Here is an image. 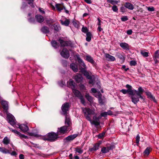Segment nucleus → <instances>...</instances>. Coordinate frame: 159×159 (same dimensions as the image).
Here are the masks:
<instances>
[{"mask_svg":"<svg viewBox=\"0 0 159 159\" xmlns=\"http://www.w3.org/2000/svg\"><path fill=\"white\" fill-rule=\"evenodd\" d=\"M107 2L111 4L112 5H115V4H116L118 2L116 0H107Z\"/></svg>","mask_w":159,"mask_h":159,"instance_id":"38","label":"nucleus"},{"mask_svg":"<svg viewBox=\"0 0 159 159\" xmlns=\"http://www.w3.org/2000/svg\"><path fill=\"white\" fill-rule=\"evenodd\" d=\"M19 157L20 159H24V156L22 154H20Z\"/></svg>","mask_w":159,"mask_h":159,"instance_id":"64","label":"nucleus"},{"mask_svg":"<svg viewBox=\"0 0 159 159\" xmlns=\"http://www.w3.org/2000/svg\"><path fill=\"white\" fill-rule=\"evenodd\" d=\"M128 89L126 90L125 89H122L120 91V92L124 94H126L127 93H128Z\"/></svg>","mask_w":159,"mask_h":159,"instance_id":"53","label":"nucleus"},{"mask_svg":"<svg viewBox=\"0 0 159 159\" xmlns=\"http://www.w3.org/2000/svg\"><path fill=\"white\" fill-rule=\"evenodd\" d=\"M151 150L152 149L150 147L147 148L144 152V155L148 156Z\"/></svg>","mask_w":159,"mask_h":159,"instance_id":"34","label":"nucleus"},{"mask_svg":"<svg viewBox=\"0 0 159 159\" xmlns=\"http://www.w3.org/2000/svg\"><path fill=\"white\" fill-rule=\"evenodd\" d=\"M85 97L90 102H92L93 98L91 96H90L89 93H86L85 95Z\"/></svg>","mask_w":159,"mask_h":159,"instance_id":"35","label":"nucleus"},{"mask_svg":"<svg viewBox=\"0 0 159 159\" xmlns=\"http://www.w3.org/2000/svg\"><path fill=\"white\" fill-rule=\"evenodd\" d=\"M52 46L55 48H57L59 46L58 43L55 40L52 41Z\"/></svg>","mask_w":159,"mask_h":159,"instance_id":"39","label":"nucleus"},{"mask_svg":"<svg viewBox=\"0 0 159 159\" xmlns=\"http://www.w3.org/2000/svg\"><path fill=\"white\" fill-rule=\"evenodd\" d=\"M83 112L86 119L89 121L92 124L96 126L99 125L100 124V120L102 117H105L107 115V112L102 113L98 117L97 114L95 113V109H91L88 108H82Z\"/></svg>","mask_w":159,"mask_h":159,"instance_id":"1","label":"nucleus"},{"mask_svg":"<svg viewBox=\"0 0 159 159\" xmlns=\"http://www.w3.org/2000/svg\"><path fill=\"white\" fill-rule=\"evenodd\" d=\"M73 24L74 26L77 29H78L80 27L79 22L78 21H73Z\"/></svg>","mask_w":159,"mask_h":159,"instance_id":"43","label":"nucleus"},{"mask_svg":"<svg viewBox=\"0 0 159 159\" xmlns=\"http://www.w3.org/2000/svg\"><path fill=\"white\" fill-rule=\"evenodd\" d=\"M136 62L135 61H130V64L131 66H134L136 64Z\"/></svg>","mask_w":159,"mask_h":159,"instance_id":"57","label":"nucleus"},{"mask_svg":"<svg viewBox=\"0 0 159 159\" xmlns=\"http://www.w3.org/2000/svg\"><path fill=\"white\" fill-rule=\"evenodd\" d=\"M131 98L132 102L135 104H136L139 101V98L138 96H134V95L131 96Z\"/></svg>","mask_w":159,"mask_h":159,"instance_id":"23","label":"nucleus"},{"mask_svg":"<svg viewBox=\"0 0 159 159\" xmlns=\"http://www.w3.org/2000/svg\"><path fill=\"white\" fill-rule=\"evenodd\" d=\"M76 56L78 60V61L80 64L79 69H80V68L81 67V68H84L85 69L86 68V65L84 62L83 60L81 59L78 54H76Z\"/></svg>","mask_w":159,"mask_h":159,"instance_id":"6","label":"nucleus"},{"mask_svg":"<svg viewBox=\"0 0 159 159\" xmlns=\"http://www.w3.org/2000/svg\"><path fill=\"white\" fill-rule=\"evenodd\" d=\"M124 7L129 10H132L134 8L133 5L129 2H125L124 4Z\"/></svg>","mask_w":159,"mask_h":159,"instance_id":"19","label":"nucleus"},{"mask_svg":"<svg viewBox=\"0 0 159 159\" xmlns=\"http://www.w3.org/2000/svg\"><path fill=\"white\" fill-rule=\"evenodd\" d=\"M140 137L139 135H138L136 137V142L138 145L139 144V141Z\"/></svg>","mask_w":159,"mask_h":159,"instance_id":"55","label":"nucleus"},{"mask_svg":"<svg viewBox=\"0 0 159 159\" xmlns=\"http://www.w3.org/2000/svg\"><path fill=\"white\" fill-rule=\"evenodd\" d=\"M53 22L54 21L53 20L51 19H50L49 20H46L47 24L49 26L53 23Z\"/></svg>","mask_w":159,"mask_h":159,"instance_id":"42","label":"nucleus"},{"mask_svg":"<svg viewBox=\"0 0 159 159\" xmlns=\"http://www.w3.org/2000/svg\"><path fill=\"white\" fill-rule=\"evenodd\" d=\"M111 146L107 147H103L101 150V152L103 153H106L108 152L109 150L111 149Z\"/></svg>","mask_w":159,"mask_h":159,"instance_id":"18","label":"nucleus"},{"mask_svg":"<svg viewBox=\"0 0 159 159\" xmlns=\"http://www.w3.org/2000/svg\"><path fill=\"white\" fill-rule=\"evenodd\" d=\"M28 21L31 23L35 24V21L34 17H31L28 19Z\"/></svg>","mask_w":159,"mask_h":159,"instance_id":"46","label":"nucleus"},{"mask_svg":"<svg viewBox=\"0 0 159 159\" xmlns=\"http://www.w3.org/2000/svg\"><path fill=\"white\" fill-rule=\"evenodd\" d=\"M19 128L24 132H26L29 130L28 127L27 125L25 124H21L19 125Z\"/></svg>","mask_w":159,"mask_h":159,"instance_id":"12","label":"nucleus"},{"mask_svg":"<svg viewBox=\"0 0 159 159\" xmlns=\"http://www.w3.org/2000/svg\"><path fill=\"white\" fill-rule=\"evenodd\" d=\"M101 94L100 92L98 93V98L99 102L100 103H101L102 102V100L101 98Z\"/></svg>","mask_w":159,"mask_h":159,"instance_id":"47","label":"nucleus"},{"mask_svg":"<svg viewBox=\"0 0 159 159\" xmlns=\"http://www.w3.org/2000/svg\"><path fill=\"white\" fill-rule=\"evenodd\" d=\"M87 37L86 38V40L88 42H90L91 39L92 34L90 32H88L86 34Z\"/></svg>","mask_w":159,"mask_h":159,"instance_id":"36","label":"nucleus"},{"mask_svg":"<svg viewBox=\"0 0 159 159\" xmlns=\"http://www.w3.org/2000/svg\"><path fill=\"white\" fill-rule=\"evenodd\" d=\"M77 136V135L76 134L70 135L66 137V139L68 141L72 140L76 138Z\"/></svg>","mask_w":159,"mask_h":159,"instance_id":"27","label":"nucleus"},{"mask_svg":"<svg viewBox=\"0 0 159 159\" xmlns=\"http://www.w3.org/2000/svg\"><path fill=\"white\" fill-rule=\"evenodd\" d=\"M145 93L147 96L148 98L152 99L155 102H156L155 97L153 96L150 92H145Z\"/></svg>","mask_w":159,"mask_h":159,"instance_id":"26","label":"nucleus"},{"mask_svg":"<svg viewBox=\"0 0 159 159\" xmlns=\"http://www.w3.org/2000/svg\"><path fill=\"white\" fill-rule=\"evenodd\" d=\"M9 122L12 125H13L15 124V120L13 116H11L10 117H8Z\"/></svg>","mask_w":159,"mask_h":159,"instance_id":"33","label":"nucleus"},{"mask_svg":"<svg viewBox=\"0 0 159 159\" xmlns=\"http://www.w3.org/2000/svg\"><path fill=\"white\" fill-rule=\"evenodd\" d=\"M68 85L71 88L72 90L75 88V83L71 79H70L68 82Z\"/></svg>","mask_w":159,"mask_h":159,"instance_id":"20","label":"nucleus"},{"mask_svg":"<svg viewBox=\"0 0 159 159\" xmlns=\"http://www.w3.org/2000/svg\"><path fill=\"white\" fill-rule=\"evenodd\" d=\"M60 22L62 25L67 26L69 25L70 21L69 19L65 18V20L63 21V20H60Z\"/></svg>","mask_w":159,"mask_h":159,"instance_id":"15","label":"nucleus"},{"mask_svg":"<svg viewBox=\"0 0 159 159\" xmlns=\"http://www.w3.org/2000/svg\"><path fill=\"white\" fill-rule=\"evenodd\" d=\"M59 41L61 46L62 47L67 46L69 45V42L68 41H65L61 39H59Z\"/></svg>","mask_w":159,"mask_h":159,"instance_id":"22","label":"nucleus"},{"mask_svg":"<svg viewBox=\"0 0 159 159\" xmlns=\"http://www.w3.org/2000/svg\"><path fill=\"white\" fill-rule=\"evenodd\" d=\"M120 10L121 12H124L126 11V9L125 7H120Z\"/></svg>","mask_w":159,"mask_h":159,"instance_id":"59","label":"nucleus"},{"mask_svg":"<svg viewBox=\"0 0 159 159\" xmlns=\"http://www.w3.org/2000/svg\"><path fill=\"white\" fill-rule=\"evenodd\" d=\"M1 104L3 109L7 111L8 109V102L5 100H1Z\"/></svg>","mask_w":159,"mask_h":159,"instance_id":"11","label":"nucleus"},{"mask_svg":"<svg viewBox=\"0 0 159 159\" xmlns=\"http://www.w3.org/2000/svg\"><path fill=\"white\" fill-rule=\"evenodd\" d=\"M53 26L54 30L57 31H58L60 29V27L59 25L55 24L53 25Z\"/></svg>","mask_w":159,"mask_h":159,"instance_id":"40","label":"nucleus"},{"mask_svg":"<svg viewBox=\"0 0 159 159\" xmlns=\"http://www.w3.org/2000/svg\"><path fill=\"white\" fill-rule=\"evenodd\" d=\"M106 57L108 59L109 61H113L116 60V59L113 56L110 55L108 54H106Z\"/></svg>","mask_w":159,"mask_h":159,"instance_id":"32","label":"nucleus"},{"mask_svg":"<svg viewBox=\"0 0 159 159\" xmlns=\"http://www.w3.org/2000/svg\"><path fill=\"white\" fill-rule=\"evenodd\" d=\"M80 70L81 72H82L87 79H90L92 78L91 75H90L89 73L85 70L84 68H81V67L80 68Z\"/></svg>","mask_w":159,"mask_h":159,"instance_id":"10","label":"nucleus"},{"mask_svg":"<svg viewBox=\"0 0 159 159\" xmlns=\"http://www.w3.org/2000/svg\"><path fill=\"white\" fill-rule=\"evenodd\" d=\"M116 55L120 59L122 60H124L125 59L124 57L121 54L118 53Z\"/></svg>","mask_w":159,"mask_h":159,"instance_id":"45","label":"nucleus"},{"mask_svg":"<svg viewBox=\"0 0 159 159\" xmlns=\"http://www.w3.org/2000/svg\"><path fill=\"white\" fill-rule=\"evenodd\" d=\"M112 10L114 12H117L118 11V8L116 6L113 5L112 7Z\"/></svg>","mask_w":159,"mask_h":159,"instance_id":"49","label":"nucleus"},{"mask_svg":"<svg viewBox=\"0 0 159 159\" xmlns=\"http://www.w3.org/2000/svg\"><path fill=\"white\" fill-rule=\"evenodd\" d=\"M125 87L126 88L128 89V93H129V95L132 96H134V95L135 92L134 91V90H133L132 89V87L128 84H126Z\"/></svg>","mask_w":159,"mask_h":159,"instance_id":"8","label":"nucleus"},{"mask_svg":"<svg viewBox=\"0 0 159 159\" xmlns=\"http://www.w3.org/2000/svg\"><path fill=\"white\" fill-rule=\"evenodd\" d=\"M148 11H153L155 10V9L153 7H146Z\"/></svg>","mask_w":159,"mask_h":159,"instance_id":"52","label":"nucleus"},{"mask_svg":"<svg viewBox=\"0 0 159 159\" xmlns=\"http://www.w3.org/2000/svg\"><path fill=\"white\" fill-rule=\"evenodd\" d=\"M121 20L123 21H125L128 20V18L127 16H125L121 18Z\"/></svg>","mask_w":159,"mask_h":159,"instance_id":"56","label":"nucleus"},{"mask_svg":"<svg viewBox=\"0 0 159 159\" xmlns=\"http://www.w3.org/2000/svg\"><path fill=\"white\" fill-rule=\"evenodd\" d=\"M84 1L88 4H91L92 1L91 0H84Z\"/></svg>","mask_w":159,"mask_h":159,"instance_id":"61","label":"nucleus"},{"mask_svg":"<svg viewBox=\"0 0 159 159\" xmlns=\"http://www.w3.org/2000/svg\"><path fill=\"white\" fill-rule=\"evenodd\" d=\"M10 140L9 138L7 136H6L4 137L2 141V142L3 143V144L7 145L9 144L10 143Z\"/></svg>","mask_w":159,"mask_h":159,"instance_id":"30","label":"nucleus"},{"mask_svg":"<svg viewBox=\"0 0 159 159\" xmlns=\"http://www.w3.org/2000/svg\"><path fill=\"white\" fill-rule=\"evenodd\" d=\"M79 98L80 100L81 103L82 104H84L85 102L83 96L82 95Z\"/></svg>","mask_w":159,"mask_h":159,"instance_id":"50","label":"nucleus"},{"mask_svg":"<svg viewBox=\"0 0 159 159\" xmlns=\"http://www.w3.org/2000/svg\"><path fill=\"white\" fill-rule=\"evenodd\" d=\"M55 7L57 10L59 11H61L63 9H66L65 7L60 4H56Z\"/></svg>","mask_w":159,"mask_h":159,"instance_id":"21","label":"nucleus"},{"mask_svg":"<svg viewBox=\"0 0 159 159\" xmlns=\"http://www.w3.org/2000/svg\"><path fill=\"white\" fill-rule=\"evenodd\" d=\"M75 151H76V152L79 153L80 154H81L83 152V149L80 147H77L75 148Z\"/></svg>","mask_w":159,"mask_h":159,"instance_id":"37","label":"nucleus"},{"mask_svg":"<svg viewBox=\"0 0 159 159\" xmlns=\"http://www.w3.org/2000/svg\"><path fill=\"white\" fill-rule=\"evenodd\" d=\"M12 131L14 133L17 134V135H19L21 139H26L27 138V136H25L24 134H21L20 132L16 130H12Z\"/></svg>","mask_w":159,"mask_h":159,"instance_id":"16","label":"nucleus"},{"mask_svg":"<svg viewBox=\"0 0 159 159\" xmlns=\"http://www.w3.org/2000/svg\"><path fill=\"white\" fill-rule=\"evenodd\" d=\"M120 45L124 50H128L129 49V44L125 43H120Z\"/></svg>","mask_w":159,"mask_h":159,"instance_id":"13","label":"nucleus"},{"mask_svg":"<svg viewBox=\"0 0 159 159\" xmlns=\"http://www.w3.org/2000/svg\"><path fill=\"white\" fill-rule=\"evenodd\" d=\"M35 18L37 21L39 23H41L44 21L43 17L40 15H37L35 16Z\"/></svg>","mask_w":159,"mask_h":159,"instance_id":"14","label":"nucleus"},{"mask_svg":"<svg viewBox=\"0 0 159 159\" xmlns=\"http://www.w3.org/2000/svg\"><path fill=\"white\" fill-rule=\"evenodd\" d=\"M89 83L90 84H93L94 83V80L93 79V77L92 76V78L90 79H89Z\"/></svg>","mask_w":159,"mask_h":159,"instance_id":"58","label":"nucleus"},{"mask_svg":"<svg viewBox=\"0 0 159 159\" xmlns=\"http://www.w3.org/2000/svg\"><path fill=\"white\" fill-rule=\"evenodd\" d=\"M132 31L131 30H128L127 31V33L128 35H130L132 34Z\"/></svg>","mask_w":159,"mask_h":159,"instance_id":"60","label":"nucleus"},{"mask_svg":"<svg viewBox=\"0 0 159 159\" xmlns=\"http://www.w3.org/2000/svg\"><path fill=\"white\" fill-rule=\"evenodd\" d=\"M73 92L74 93V94L75 96L78 98H79L82 96L80 92L77 90L73 89Z\"/></svg>","mask_w":159,"mask_h":159,"instance_id":"31","label":"nucleus"},{"mask_svg":"<svg viewBox=\"0 0 159 159\" xmlns=\"http://www.w3.org/2000/svg\"><path fill=\"white\" fill-rule=\"evenodd\" d=\"M144 90L141 87H140L139 88L138 91L134 90L135 93H136L137 95L142 94L144 92Z\"/></svg>","mask_w":159,"mask_h":159,"instance_id":"29","label":"nucleus"},{"mask_svg":"<svg viewBox=\"0 0 159 159\" xmlns=\"http://www.w3.org/2000/svg\"><path fill=\"white\" fill-rule=\"evenodd\" d=\"M70 68L75 72L78 71V69L77 65L74 63H71L70 65Z\"/></svg>","mask_w":159,"mask_h":159,"instance_id":"24","label":"nucleus"},{"mask_svg":"<svg viewBox=\"0 0 159 159\" xmlns=\"http://www.w3.org/2000/svg\"><path fill=\"white\" fill-rule=\"evenodd\" d=\"M159 58V50H157L155 52L154 57V60H155L156 58Z\"/></svg>","mask_w":159,"mask_h":159,"instance_id":"41","label":"nucleus"},{"mask_svg":"<svg viewBox=\"0 0 159 159\" xmlns=\"http://www.w3.org/2000/svg\"><path fill=\"white\" fill-rule=\"evenodd\" d=\"M101 144L100 143L98 142L95 144L93 147L90 149L91 151H95L98 150L99 148V146Z\"/></svg>","mask_w":159,"mask_h":159,"instance_id":"25","label":"nucleus"},{"mask_svg":"<svg viewBox=\"0 0 159 159\" xmlns=\"http://www.w3.org/2000/svg\"><path fill=\"white\" fill-rule=\"evenodd\" d=\"M105 134V133L104 132H103L102 133L98 135V138L99 139H101L104 136Z\"/></svg>","mask_w":159,"mask_h":159,"instance_id":"54","label":"nucleus"},{"mask_svg":"<svg viewBox=\"0 0 159 159\" xmlns=\"http://www.w3.org/2000/svg\"><path fill=\"white\" fill-rule=\"evenodd\" d=\"M0 152L4 153H7L9 152V151L8 150L6 149L5 148H2Z\"/></svg>","mask_w":159,"mask_h":159,"instance_id":"51","label":"nucleus"},{"mask_svg":"<svg viewBox=\"0 0 159 159\" xmlns=\"http://www.w3.org/2000/svg\"><path fill=\"white\" fill-rule=\"evenodd\" d=\"M58 136L57 133L51 132L48 133L46 136L44 137L43 139L45 140L54 141L58 138Z\"/></svg>","mask_w":159,"mask_h":159,"instance_id":"2","label":"nucleus"},{"mask_svg":"<svg viewBox=\"0 0 159 159\" xmlns=\"http://www.w3.org/2000/svg\"><path fill=\"white\" fill-rule=\"evenodd\" d=\"M69 107V104L68 103H66L62 105L61 108L64 115H68L67 111H68Z\"/></svg>","mask_w":159,"mask_h":159,"instance_id":"4","label":"nucleus"},{"mask_svg":"<svg viewBox=\"0 0 159 159\" xmlns=\"http://www.w3.org/2000/svg\"><path fill=\"white\" fill-rule=\"evenodd\" d=\"M65 116V124L68 126V128H70V126L71 125V122L70 119L69 115H64Z\"/></svg>","mask_w":159,"mask_h":159,"instance_id":"7","label":"nucleus"},{"mask_svg":"<svg viewBox=\"0 0 159 159\" xmlns=\"http://www.w3.org/2000/svg\"><path fill=\"white\" fill-rule=\"evenodd\" d=\"M70 129L67 125H65L58 128L57 133L58 135L65 134Z\"/></svg>","mask_w":159,"mask_h":159,"instance_id":"3","label":"nucleus"},{"mask_svg":"<svg viewBox=\"0 0 159 159\" xmlns=\"http://www.w3.org/2000/svg\"><path fill=\"white\" fill-rule=\"evenodd\" d=\"M86 60L88 62H90L92 64H94V61L93 60V58L89 55H87L86 57Z\"/></svg>","mask_w":159,"mask_h":159,"instance_id":"28","label":"nucleus"},{"mask_svg":"<svg viewBox=\"0 0 159 159\" xmlns=\"http://www.w3.org/2000/svg\"><path fill=\"white\" fill-rule=\"evenodd\" d=\"M74 79L75 80L76 82L79 83L82 81L83 78L81 74H77L76 75L74 76Z\"/></svg>","mask_w":159,"mask_h":159,"instance_id":"9","label":"nucleus"},{"mask_svg":"<svg viewBox=\"0 0 159 159\" xmlns=\"http://www.w3.org/2000/svg\"><path fill=\"white\" fill-rule=\"evenodd\" d=\"M60 54L63 57L68 58L70 56L69 51L66 48H64L60 52Z\"/></svg>","mask_w":159,"mask_h":159,"instance_id":"5","label":"nucleus"},{"mask_svg":"<svg viewBox=\"0 0 159 159\" xmlns=\"http://www.w3.org/2000/svg\"><path fill=\"white\" fill-rule=\"evenodd\" d=\"M140 53L144 57H148V53L143 51H141Z\"/></svg>","mask_w":159,"mask_h":159,"instance_id":"44","label":"nucleus"},{"mask_svg":"<svg viewBox=\"0 0 159 159\" xmlns=\"http://www.w3.org/2000/svg\"><path fill=\"white\" fill-rule=\"evenodd\" d=\"M80 87L81 89H85V87L83 84H81Z\"/></svg>","mask_w":159,"mask_h":159,"instance_id":"63","label":"nucleus"},{"mask_svg":"<svg viewBox=\"0 0 159 159\" xmlns=\"http://www.w3.org/2000/svg\"><path fill=\"white\" fill-rule=\"evenodd\" d=\"M41 31L44 34H48L49 33L50 31L48 27L44 26L41 29Z\"/></svg>","mask_w":159,"mask_h":159,"instance_id":"17","label":"nucleus"},{"mask_svg":"<svg viewBox=\"0 0 159 159\" xmlns=\"http://www.w3.org/2000/svg\"><path fill=\"white\" fill-rule=\"evenodd\" d=\"M27 1H28V3L29 4H31L33 3V2L34 1V0H27Z\"/></svg>","mask_w":159,"mask_h":159,"instance_id":"62","label":"nucleus"},{"mask_svg":"<svg viewBox=\"0 0 159 159\" xmlns=\"http://www.w3.org/2000/svg\"><path fill=\"white\" fill-rule=\"evenodd\" d=\"M88 30L86 27H83L82 28V32L86 33L88 32Z\"/></svg>","mask_w":159,"mask_h":159,"instance_id":"48","label":"nucleus"}]
</instances>
